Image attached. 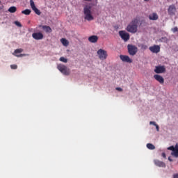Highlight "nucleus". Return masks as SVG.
<instances>
[{"mask_svg": "<svg viewBox=\"0 0 178 178\" xmlns=\"http://www.w3.org/2000/svg\"><path fill=\"white\" fill-rule=\"evenodd\" d=\"M17 58H20L22 56H29V54H20V55H15Z\"/></svg>", "mask_w": 178, "mask_h": 178, "instance_id": "27", "label": "nucleus"}, {"mask_svg": "<svg viewBox=\"0 0 178 178\" xmlns=\"http://www.w3.org/2000/svg\"><path fill=\"white\" fill-rule=\"evenodd\" d=\"M161 156L163 158H166V154H165V152L162 153Z\"/></svg>", "mask_w": 178, "mask_h": 178, "instance_id": "32", "label": "nucleus"}, {"mask_svg": "<svg viewBox=\"0 0 178 178\" xmlns=\"http://www.w3.org/2000/svg\"><path fill=\"white\" fill-rule=\"evenodd\" d=\"M30 5L31 9H34L35 8V4L34 3V1L30 0Z\"/></svg>", "mask_w": 178, "mask_h": 178, "instance_id": "25", "label": "nucleus"}, {"mask_svg": "<svg viewBox=\"0 0 178 178\" xmlns=\"http://www.w3.org/2000/svg\"><path fill=\"white\" fill-rule=\"evenodd\" d=\"M42 29L46 33H52V29L48 26H42Z\"/></svg>", "mask_w": 178, "mask_h": 178, "instance_id": "17", "label": "nucleus"}, {"mask_svg": "<svg viewBox=\"0 0 178 178\" xmlns=\"http://www.w3.org/2000/svg\"><path fill=\"white\" fill-rule=\"evenodd\" d=\"M154 77L155 80L159 81V83H160L161 84H163L164 79H163V77H162V76L156 74L154 76Z\"/></svg>", "mask_w": 178, "mask_h": 178, "instance_id": "15", "label": "nucleus"}, {"mask_svg": "<svg viewBox=\"0 0 178 178\" xmlns=\"http://www.w3.org/2000/svg\"><path fill=\"white\" fill-rule=\"evenodd\" d=\"M57 69L63 74L64 76H69L70 74V69L66 67V65L60 64L57 66Z\"/></svg>", "mask_w": 178, "mask_h": 178, "instance_id": "3", "label": "nucleus"}, {"mask_svg": "<svg viewBox=\"0 0 178 178\" xmlns=\"http://www.w3.org/2000/svg\"><path fill=\"white\" fill-rule=\"evenodd\" d=\"M15 26H17V27H22V24H20V22H19V21H15L14 22Z\"/></svg>", "mask_w": 178, "mask_h": 178, "instance_id": "26", "label": "nucleus"}, {"mask_svg": "<svg viewBox=\"0 0 178 178\" xmlns=\"http://www.w3.org/2000/svg\"><path fill=\"white\" fill-rule=\"evenodd\" d=\"M22 52H23V50L22 49H17L15 50L14 54H13V55H15L16 56V54H22Z\"/></svg>", "mask_w": 178, "mask_h": 178, "instance_id": "23", "label": "nucleus"}, {"mask_svg": "<svg viewBox=\"0 0 178 178\" xmlns=\"http://www.w3.org/2000/svg\"><path fill=\"white\" fill-rule=\"evenodd\" d=\"M88 41L92 42V44H95L98 41V36L97 35H92L88 38Z\"/></svg>", "mask_w": 178, "mask_h": 178, "instance_id": "14", "label": "nucleus"}, {"mask_svg": "<svg viewBox=\"0 0 178 178\" xmlns=\"http://www.w3.org/2000/svg\"><path fill=\"white\" fill-rule=\"evenodd\" d=\"M169 151H172L171 155L175 158H178V144L177 143L175 146H170L167 148Z\"/></svg>", "mask_w": 178, "mask_h": 178, "instance_id": "5", "label": "nucleus"}, {"mask_svg": "<svg viewBox=\"0 0 178 178\" xmlns=\"http://www.w3.org/2000/svg\"><path fill=\"white\" fill-rule=\"evenodd\" d=\"M149 124H153V126H156V122H154V121H151V122H149Z\"/></svg>", "mask_w": 178, "mask_h": 178, "instance_id": "31", "label": "nucleus"}, {"mask_svg": "<svg viewBox=\"0 0 178 178\" xmlns=\"http://www.w3.org/2000/svg\"><path fill=\"white\" fill-rule=\"evenodd\" d=\"M168 12L170 16H175L177 12L176 6H175V5L170 6L168 9Z\"/></svg>", "mask_w": 178, "mask_h": 178, "instance_id": "8", "label": "nucleus"}, {"mask_svg": "<svg viewBox=\"0 0 178 178\" xmlns=\"http://www.w3.org/2000/svg\"><path fill=\"white\" fill-rule=\"evenodd\" d=\"M154 126L156 127V131H159V125L156 124Z\"/></svg>", "mask_w": 178, "mask_h": 178, "instance_id": "30", "label": "nucleus"}, {"mask_svg": "<svg viewBox=\"0 0 178 178\" xmlns=\"http://www.w3.org/2000/svg\"><path fill=\"white\" fill-rule=\"evenodd\" d=\"M115 90H122V88H116Z\"/></svg>", "mask_w": 178, "mask_h": 178, "instance_id": "36", "label": "nucleus"}, {"mask_svg": "<svg viewBox=\"0 0 178 178\" xmlns=\"http://www.w3.org/2000/svg\"><path fill=\"white\" fill-rule=\"evenodd\" d=\"M10 67H11V69H17V65H11Z\"/></svg>", "mask_w": 178, "mask_h": 178, "instance_id": "28", "label": "nucleus"}, {"mask_svg": "<svg viewBox=\"0 0 178 178\" xmlns=\"http://www.w3.org/2000/svg\"><path fill=\"white\" fill-rule=\"evenodd\" d=\"M120 58L122 62H126L127 63H131L133 62V60L129 56L120 55Z\"/></svg>", "mask_w": 178, "mask_h": 178, "instance_id": "11", "label": "nucleus"}, {"mask_svg": "<svg viewBox=\"0 0 178 178\" xmlns=\"http://www.w3.org/2000/svg\"><path fill=\"white\" fill-rule=\"evenodd\" d=\"M22 13L23 15H26V16H29V15H30V13H31V10L30 9H26L22 11Z\"/></svg>", "mask_w": 178, "mask_h": 178, "instance_id": "20", "label": "nucleus"}, {"mask_svg": "<svg viewBox=\"0 0 178 178\" xmlns=\"http://www.w3.org/2000/svg\"><path fill=\"white\" fill-rule=\"evenodd\" d=\"M158 14H156V13H153L152 14H150L149 15V20H158Z\"/></svg>", "mask_w": 178, "mask_h": 178, "instance_id": "16", "label": "nucleus"}, {"mask_svg": "<svg viewBox=\"0 0 178 178\" xmlns=\"http://www.w3.org/2000/svg\"><path fill=\"white\" fill-rule=\"evenodd\" d=\"M32 37L34 40H42V38H44V35L41 33H33Z\"/></svg>", "mask_w": 178, "mask_h": 178, "instance_id": "12", "label": "nucleus"}, {"mask_svg": "<svg viewBox=\"0 0 178 178\" xmlns=\"http://www.w3.org/2000/svg\"><path fill=\"white\" fill-rule=\"evenodd\" d=\"M84 13V19L88 20V22H91V20H94V17L91 15V6H86L83 8Z\"/></svg>", "mask_w": 178, "mask_h": 178, "instance_id": "2", "label": "nucleus"}, {"mask_svg": "<svg viewBox=\"0 0 178 178\" xmlns=\"http://www.w3.org/2000/svg\"><path fill=\"white\" fill-rule=\"evenodd\" d=\"M59 60L60 62H63V63H67V58H66L65 57H60Z\"/></svg>", "mask_w": 178, "mask_h": 178, "instance_id": "24", "label": "nucleus"}, {"mask_svg": "<svg viewBox=\"0 0 178 178\" xmlns=\"http://www.w3.org/2000/svg\"><path fill=\"white\" fill-rule=\"evenodd\" d=\"M147 147L148 149H155V145H154L152 143H147Z\"/></svg>", "mask_w": 178, "mask_h": 178, "instance_id": "21", "label": "nucleus"}, {"mask_svg": "<svg viewBox=\"0 0 178 178\" xmlns=\"http://www.w3.org/2000/svg\"><path fill=\"white\" fill-rule=\"evenodd\" d=\"M163 40H165V38H162L161 39V41H163Z\"/></svg>", "mask_w": 178, "mask_h": 178, "instance_id": "37", "label": "nucleus"}, {"mask_svg": "<svg viewBox=\"0 0 178 178\" xmlns=\"http://www.w3.org/2000/svg\"><path fill=\"white\" fill-rule=\"evenodd\" d=\"M138 29V21L137 19H134L128 26H127V31L128 33H131L132 34H136Z\"/></svg>", "mask_w": 178, "mask_h": 178, "instance_id": "1", "label": "nucleus"}, {"mask_svg": "<svg viewBox=\"0 0 178 178\" xmlns=\"http://www.w3.org/2000/svg\"><path fill=\"white\" fill-rule=\"evenodd\" d=\"M154 72L157 74L165 73V72H166V68H165V66L162 65L156 66Z\"/></svg>", "mask_w": 178, "mask_h": 178, "instance_id": "9", "label": "nucleus"}, {"mask_svg": "<svg viewBox=\"0 0 178 178\" xmlns=\"http://www.w3.org/2000/svg\"><path fill=\"white\" fill-rule=\"evenodd\" d=\"M35 13L36 15H38V16H40V15H41V11H40V10H38V8H37V7H35L34 8L32 9Z\"/></svg>", "mask_w": 178, "mask_h": 178, "instance_id": "22", "label": "nucleus"}, {"mask_svg": "<svg viewBox=\"0 0 178 178\" xmlns=\"http://www.w3.org/2000/svg\"><path fill=\"white\" fill-rule=\"evenodd\" d=\"M60 42H62L63 45H64V47H67V45H69V41L65 38H62Z\"/></svg>", "mask_w": 178, "mask_h": 178, "instance_id": "18", "label": "nucleus"}, {"mask_svg": "<svg viewBox=\"0 0 178 178\" xmlns=\"http://www.w3.org/2000/svg\"><path fill=\"white\" fill-rule=\"evenodd\" d=\"M173 178H178V174H174Z\"/></svg>", "mask_w": 178, "mask_h": 178, "instance_id": "34", "label": "nucleus"}, {"mask_svg": "<svg viewBox=\"0 0 178 178\" xmlns=\"http://www.w3.org/2000/svg\"><path fill=\"white\" fill-rule=\"evenodd\" d=\"M16 10H17V8L15 6H11L8 8V12H10V13H15Z\"/></svg>", "mask_w": 178, "mask_h": 178, "instance_id": "19", "label": "nucleus"}, {"mask_svg": "<svg viewBox=\"0 0 178 178\" xmlns=\"http://www.w3.org/2000/svg\"><path fill=\"white\" fill-rule=\"evenodd\" d=\"M149 51L152 52L153 54H158L161 51V47L154 44V46H152L149 48Z\"/></svg>", "mask_w": 178, "mask_h": 178, "instance_id": "10", "label": "nucleus"}, {"mask_svg": "<svg viewBox=\"0 0 178 178\" xmlns=\"http://www.w3.org/2000/svg\"><path fill=\"white\" fill-rule=\"evenodd\" d=\"M97 55L99 59H102V60L106 59V56H108V54H106V51L102 49H100L97 51Z\"/></svg>", "mask_w": 178, "mask_h": 178, "instance_id": "7", "label": "nucleus"}, {"mask_svg": "<svg viewBox=\"0 0 178 178\" xmlns=\"http://www.w3.org/2000/svg\"><path fill=\"white\" fill-rule=\"evenodd\" d=\"M142 48H143V49H147V48H148V47H147V45H143Z\"/></svg>", "mask_w": 178, "mask_h": 178, "instance_id": "33", "label": "nucleus"}, {"mask_svg": "<svg viewBox=\"0 0 178 178\" xmlns=\"http://www.w3.org/2000/svg\"><path fill=\"white\" fill-rule=\"evenodd\" d=\"M127 49L129 55H131V56H134V55H136L138 51V49L133 44H128Z\"/></svg>", "mask_w": 178, "mask_h": 178, "instance_id": "4", "label": "nucleus"}, {"mask_svg": "<svg viewBox=\"0 0 178 178\" xmlns=\"http://www.w3.org/2000/svg\"><path fill=\"white\" fill-rule=\"evenodd\" d=\"M119 34H120V37H121V38L122 40H124V41H129V40H130V35L124 31H119Z\"/></svg>", "mask_w": 178, "mask_h": 178, "instance_id": "6", "label": "nucleus"}, {"mask_svg": "<svg viewBox=\"0 0 178 178\" xmlns=\"http://www.w3.org/2000/svg\"><path fill=\"white\" fill-rule=\"evenodd\" d=\"M154 162L156 166H159V168H166V164H165V163L163 161L159 160H154Z\"/></svg>", "mask_w": 178, "mask_h": 178, "instance_id": "13", "label": "nucleus"}, {"mask_svg": "<svg viewBox=\"0 0 178 178\" xmlns=\"http://www.w3.org/2000/svg\"><path fill=\"white\" fill-rule=\"evenodd\" d=\"M172 31H173V33H176L177 31H178V28L175 27L174 29H172Z\"/></svg>", "mask_w": 178, "mask_h": 178, "instance_id": "29", "label": "nucleus"}, {"mask_svg": "<svg viewBox=\"0 0 178 178\" xmlns=\"http://www.w3.org/2000/svg\"><path fill=\"white\" fill-rule=\"evenodd\" d=\"M119 91H122V90H119Z\"/></svg>", "mask_w": 178, "mask_h": 178, "instance_id": "38", "label": "nucleus"}, {"mask_svg": "<svg viewBox=\"0 0 178 178\" xmlns=\"http://www.w3.org/2000/svg\"><path fill=\"white\" fill-rule=\"evenodd\" d=\"M168 161H170V162H173V160L170 159V157H168Z\"/></svg>", "mask_w": 178, "mask_h": 178, "instance_id": "35", "label": "nucleus"}]
</instances>
